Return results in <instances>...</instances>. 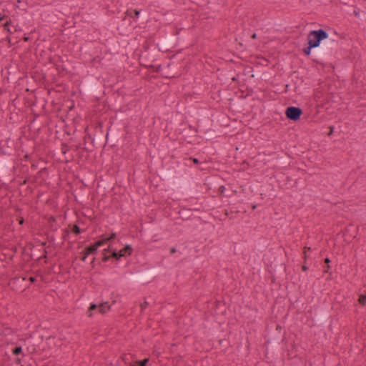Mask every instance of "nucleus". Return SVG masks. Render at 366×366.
I'll return each instance as SVG.
<instances>
[{"label":"nucleus","mask_w":366,"mask_h":366,"mask_svg":"<svg viewBox=\"0 0 366 366\" xmlns=\"http://www.w3.org/2000/svg\"><path fill=\"white\" fill-rule=\"evenodd\" d=\"M142 16H143V17H146V14H142Z\"/></svg>","instance_id":"obj_34"},{"label":"nucleus","mask_w":366,"mask_h":366,"mask_svg":"<svg viewBox=\"0 0 366 366\" xmlns=\"http://www.w3.org/2000/svg\"><path fill=\"white\" fill-rule=\"evenodd\" d=\"M333 130H334V127H333L332 126H331V127H330V132H329V133L327 134H328V136H330V135L332 134Z\"/></svg>","instance_id":"obj_20"},{"label":"nucleus","mask_w":366,"mask_h":366,"mask_svg":"<svg viewBox=\"0 0 366 366\" xmlns=\"http://www.w3.org/2000/svg\"><path fill=\"white\" fill-rule=\"evenodd\" d=\"M98 310L99 312L101 314H104L107 311L110 310V306L108 305V302H103L100 304L99 305H97L96 304H91L90 307H89V310L87 312V315L89 317L92 316V311Z\"/></svg>","instance_id":"obj_7"},{"label":"nucleus","mask_w":366,"mask_h":366,"mask_svg":"<svg viewBox=\"0 0 366 366\" xmlns=\"http://www.w3.org/2000/svg\"><path fill=\"white\" fill-rule=\"evenodd\" d=\"M116 236H117L116 233H112L109 237L103 238L101 240L96 242L94 244L86 247L84 249V252H86V255L96 253L99 247H101L104 244L107 243V242H109L112 239H114L116 237Z\"/></svg>","instance_id":"obj_4"},{"label":"nucleus","mask_w":366,"mask_h":366,"mask_svg":"<svg viewBox=\"0 0 366 366\" xmlns=\"http://www.w3.org/2000/svg\"><path fill=\"white\" fill-rule=\"evenodd\" d=\"M102 82L99 78L90 79L85 83L84 90L87 94H97L101 89Z\"/></svg>","instance_id":"obj_3"},{"label":"nucleus","mask_w":366,"mask_h":366,"mask_svg":"<svg viewBox=\"0 0 366 366\" xmlns=\"http://www.w3.org/2000/svg\"><path fill=\"white\" fill-rule=\"evenodd\" d=\"M22 352V349H21V347L19 346V347H16L14 349H13L12 350V352L14 355H18L19 354H21Z\"/></svg>","instance_id":"obj_12"},{"label":"nucleus","mask_w":366,"mask_h":366,"mask_svg":"<svg viewBox=\"0 0 366 366\" xmlns=\"http://www.w3.org/2000/svg\"><path fill=\"white\" fill-rule=\"evenodd\" d=\"M174 41V37L173 36H167L165 39H163L160 46L162 49H167L171 46L172 43Z\"/></svg>","instance_id":"obj_8"},{"label":"nucleus","mask_w":366,"mask_h":366,"mask_svg":"<svg viewBox=\"0 0 366 366\" xmlns=\"http://www.w3.org/2000/svg\"><path fill=\"white\" fill-rule=\"evenodd\" d=\"M88 255H86V252L84 251V255L81 257V259L82 261H85Z\"/></svg>","instance_id":"obj_19"},{"label":"nucleus","mask_w":366,"mask_h":366,"mask_svg":"<svg viewBox=\"0 0 366 366\" xmlns=\"http://www.w3.org/2000/svg\"><path fill=\"white\" fill-rule=\"evenodd\" d=\"M224 189H225L224 186H221V187H219V192H220V194H223Z\"/></svg>","instance_id":"obj_18"},{"label":"nucleus","mask_w":366,"mask_h":366,"mask_svg":"<svg viewBox=\"0 0 366 366\" xmlns=\"http://www.w3.org/2000/svg\"><path fill=\"white\" fill-rule=\"evenodd\" d=\"M302 269L305 271V270L307 269V267L305 265H303L302 266Z\"/></svg>","instance_id":"obj_26"},{"label":"nucleus","mask_w":366,"mask_h":366,"mask_svg":"<svg viewBox=\"0 0 366 366\" xmlns=\"http://www.w3.org/2000/svg\"><path fill=\"white\" fill-rule=\"evenodd\" d=\"M109 132H107V135H106V139H107V140H108V139H109Z\"/></svg>","instance_id":"obj_30"},{"label":"nucleus","mask_w":366,"mask_h":366,"mask_svg":"<svg viewBox=\"0 0 366 366\" xmlns=\"http://www.w3.org/2000/svg\"><path fill=\"white\" fill-rule=\"evenodd\" d=\"M126 14L127 16H131V17H132V14H134V16L137 17L139 15L140 11L137 9H134L132 11L127 10Z\"/></svg>","instance_id":"obj_9"},{"label":"nucleus","mask_w":366,"mask_h":366,"mask_svg":"<svg viewBox=\"0 0 366 366\" xmlns=\"http://www.w3.org/2000/svg\"><path fill=\"white\" fill-rule=\"evenodd\" d=\"M256 207H257V206H256V205H253V206H252V209H256Z\"/></svg>","instance_id":"obj_32"},{"label":"nucleus","mask_w":366,"mask_h":366,"mask_svg":"<svg viewBox=\"0 0 366 366\" xmlns=\"http://www.w3.org/2000/svg\"><path fill=\"white\" fill-rule=\"evenodd\" d=\"M305 257H306V251L304 252Z\"/></svg>","instance_id":"obj_35"},{"label":"nucleus","mask_w":366,"mask_h":366,"mask_svg":"<svg viewBox=\"0 0 366 366\" xmlns=\"http://www.w3.org/2000/svg\"><path fill=\"white\" fill-rule=\"evenodd\" d=\"M29 280L31 282H34L36 280V277H30Z\"/></svg>","instance_id":"obj_21"},{"label":"nucleus","mask_w":366,"mask_h":366,"mask_svg":"<svg viewBox=\"0 0 366 366\" xmlns=\"http://www.w3.org/2000/svg\"><path fill=\"white\" fill-rule=\"evenodd\" d=\"M6 17V15L0 14V22Z\"/></svg>","instance_id":"obj_22"},{"label":"nucleus","mask_w":366,"mask_h":366,"mask_svg":"<svg viewBox=\"0 0 366 366\" xmlns=\"http://www.w3.org/2000/svg\"><path fill=\"white\" fill-rule=\"evenodd\" d=\"M148 362V359H144L137 362L138 366H147Z\"/></svg>","instance_id":"obj_14"},{"label":"nucleus","mask_w":366,"mask_h":366,"mask_svg":"<svg viewBox=\"0 0 366 366\" xmlns=\"http://www.w3.org/2000/svg\"><path fill=\"white\" fill-rule=\"evenodd\" d=\"M328 37L327 32L322 29L311 31L307 35L308 45L303 48V52L307 56L312 54L317 58L330 55L337 45V41Z\"/></svg>","instance_id":"obj_1"},{"label":"nucleus","mask_w":366,"mask_h":366,"mask_svg":"<svg viewBox=\"0 0 366 366\" xmlns=\"http://www.w3.org/2000/svg\"><path fill=\"white\" fill-rule=\"evenodd\" d=\"M302 113V109L296 107H288L285 110L286 117L292 121L299 120Z\"/></svg>","instance_id":"obj_6"},{"label":"nucleus","mask_w":366,"mask_h":366,"mask_svg":"<svg viewBox=\"0 0 366 366\" xmlns=\"http://www.w3.org/2000/svg\"><path fill=\"white\" fill-rule=\"evenodd\" d=\"M305 250L307 249V251L311 250V248H310V247H305Z\"/></svg>","instance_id":"obj_29"},{"label":"nucleus","mask_w":366,"mask_h":366,"mask_svg":"<svg viewBox=\"0 0 366 366\" xmlns=\"http://www.w3.org/2000/svg\"><path fill=\"white\" fill-rule=\"evenodd\" d=\"M72 232L74 233L78 234L81 233V229L77 225H74L73 229H72Z\"/></svg>","instance_id":"obj_15"},{"label":"nucleus","mask_w":366,"mask_h":366,"mask_svg":"<svg viewBox=\"0 0 366 366\" xmlns=\"http://www.w3.org/2000/svg\"><path fill=\"white\" fill-rule=\"evenodd\" d=\"M325 262L326 264H329V263L330 262V259H329V258H326V259H325ZM327 269H325V271H324L325 272H328V269L330 268V265H329V264H327Z\"/></svg>","instance_id":"obj_17"},{"label":"nucleus","mask_w":366,"mask_h":366,"mask_svg":"<svg viewBox=\"0 0 366 366\" xmlns=\"http://www.w3.org/2000/svg\"><path fill=\"white\" fill-rule=\"evenodd\" d=\"M176 252V249L174 247L171 248L170 253L174 254Z\"/></svg>","instance_id":"obj_23"},{"label":"nucleus","mask_w":366,"mask_h":366,"mask_svg":"<svg viewBox=\"0 0 366 366\" xmlns=\"http://www.w3.org/2000/svg\"><path fill=\"white\" fill-rule=\"evenodd\" d=\"M252 38L253 39H255L257 38V34L255 33H254L252 35Z\"/></svg>","instance_id":"obj_25"},{"label":"nucleus","mask_w":366,"mask_h":366,"mask_svg":"<svg viewBox=\"0 0 366 366\" xmlns=\"http://www.w3.org/2000/svg\"><path fill=\"white\" fill-rule=\"evenodd\" d=\"M358 301L360 305H366V295H360Z\"/></svg>","instance_id":"obj_10"},{"label":"nucleus","mask_w":366,"mask_h":366,"mask_svg":"<svg viewBox=\"0 0 366 366\" xmlns=\"http://www.w3.org/2000/svg\"><path fill=\"white\" fill-rule=\"evenodd\" d=\"M148 305L149 303L146 300H144V302L141 303L140 307L142 312H143L145 310Z\"/></svg>","instance_id":"obj_16"},{"label":"nucleus","mask_w":366,"mask_h":366,"mask_svg":"<svg viewBox=\"0 0 366 366\" xmlns=\"http://www.w3.org/2000/svg\"><path fill=\"white\" fill-rule=\"evenodd\" d=\"M149 67L152 68L154 71L160 73L164 78H173L175 76L174 65L172 63H169L167 66H162L159 64L157 66L151 65Z\"/></svg>","instance_id":"obj_2"},{"label":"nucleus","mask_w":366,"mask_h":366,"mask_svg":"<svg viewBox=\"0 0 366 366\" xmlns=\"http://www.w3.org/2000/svg\"><path fill=\"white\" fill-rule=\"evenodd\" d=\"M189 160H192V161H194V160H198L197 158H190Z\"/></svg>","instance_id":"obj_31"},{"label":"nucleus","mask_w":366,"mask_h":366,"mask_svg":"<svg viewBox=\"0 0 366 366\" xmlns=\"http://www.w3.org/2000/svg\"><path fill=\"white\" fill-rule=\"evenodd\" d=\"M11 23V20H9V21H6L3 25L4 29L10 33H11V31L9 29V26H10Z\"/></svg>","instance_id":"obj_13"},{"label":"nucleus","mask_w":366,"mask_h":366,"mask_svg":"<svg viewBox=\"0 0 366 366\" xmlns=\"http://www.w3.org/2000/svg\"><path fill=\"white\" fill-rule=\"evenodd\" d=\"M132 251V248L130 245H126L125 247L119 252H116L115 250L112 251L111 257L115 258L116 259H119L121 257H124L127 254L130 255ZM110 258V256L107 255L105 253L104 254V257L102 260L104 262H107Z\"/></svg>","instance_id":"obj_5"},{"label":"nucleus","mask_w":366,"mask_h":366,"mask_svg":"<svg viewBox=\"0 0 366 366\" xmlns=\"http://www.w3.org/2000/svg\"><path fill=\"white\" fill-rule=\"evenodd\" d=\"M94 260H95V259L94 258V259H92V262H91V264H92V267H94Z\"/></svg>","instance_id":"obj_27"},{"label":"nucleus","mask_w":366,"mask_h":366,"mask_svg":"<svg viewBox=\"0 0 366 366\" xmlns=\"http://www.w3.org/2000/svg\"><path fill=\"white\" fill-rule=\"evenodd\" d=\"M29 38L28 36H24V37H23V40H24V41H29Z\"/></svg>","instance_id":"obj_24"},{"label":"nucleus","mask_w":366,"mask_h":366,"mask_svg":"<svg viewBox=\"0 0 366 366\" xmlns=\"http://www.w3.org/2000/svg\"><path fill=\"white\" fill-rule=\"evenodd\" d=\"M214 136V131H212V129H208L205 132V137L207 138V139H209V138H212Z\"/></svg>","instance_id":"obj_11"},{"label":"nucleus","mask_w":366,"mask_h":366,"mask_svg":"<svg viewBox=\"0 0 366 366\" xmlns=\"http://www.w3.org/2000/svg\"><path fill=\"white\" fill-rule=\"evenodd\" d=\"M199 162H197V161L194 162V163H195V164H198Z\"/></svg>","instance_id":"obj_33"},{"label":"nucleus","mask_w":366,"mask_h":366,"mask_svg":"<svg viewBox=\"0 0 366 366\" xmlns=\"http://www.w3.org/2000/svg\"><path fill=\"white\" fill-rule=\"evenodd\" d=\"M232 80L233 81H237V77H235V76L232 77Z\"/></svg>","instance_id":"obj_28"}]
</instances>
